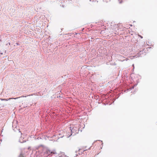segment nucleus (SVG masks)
I'll return each mask as SVG.
<instances>
[{
	"label": "nucleus",
	"instance_id": "nucleus-1",
	"mask_svg": "<svg viewBox=\"0 0 157 157\" xmlns=\"http://www.w3.org/2000/svg\"><path fill=\"white\" fill-rule=\"evenodd\" d=\"M47 153L49 155L51 154V155H52L53 154H57L56 151L55 150L51 151L50 150H48L47 151Z\"/></svg>",
	"mask_w": 157,
	"mask_h": 157
},
{
	"label": "nucleus",
	"instance_id": "nucleus-2",
	"mask_svg": "<svg viewBox=\"0 0 157 157\" xmlns=\"http://www.w3.org/2000/svg\"><path fill=\"white\" fill-rule=\"evenodd\" d=\"M78 154L79 155H82V154H84L85 155H86V152H85L84 151H83L81 148L79 149L78 150Z\"/></svg>",
	"mask_w": 157,
	"mask_h": 157
},
{
	"label": "nucleus",
	"instance_id": "nucleus-3",
	"mask_svg": "<svg viewBox=\"0 0 157 157\" xmlns=\"http://www.w3.org/2000/svg\"><path fill=\"white\" fill-rule=\"evenodd\" d=\"M82 150L85 152L86 151H87L88 150L90 149V147H87V146H84L81 148Z\"/></svg>",
	"mask_w": 157,
	"mask_h": 157
},
{
	"label": "nucleus",
	"instance_id": "nucleus-4",
	"mask_svg": "<svg viewBox=\"0 0 157 157\" xmlns=\"http://www.w3.org/2000/svg\"><path fill=\"white\" fill-rule=\"evenodd\" d=\"M128 59L125 57L121 56L119 60L122 62L124 60H127Z\"/></svg>",
	"mask_w": 157,
	"mask_h": 157
},
{
	"label": "nucleus",
	"instance_id": "nucleus-5",
	"mask_svg": "<svg viewBox=\"0 0 157 157\" xmlns=\"http://www.w3.org/2000/svg\"><path fill=\"white\" fill-rule=\"evenodd\" d=\"M20 98V97H17V98H9L8 99H2V100H4V101H8L10 100V99H18V98Z\"/></svg>",
	"mask_w": 157,
	"mask_h": 157
},
{
	"label": "nucleus",
	"instance_id": "nucleus-6",
	"mask_svg": "<svg viewBox=\"0 0 157 157\" xmlns=\"http://www.w3.org/2000/svg\"><path fill=\"white\" fill-rule=\"evenodd\" d=\"M19 157H24L22 154H21L19 156Z\"/></svg>",
	"mask_w": 157,
	"mask_h": 157
},
{
	"label": "nucleus",
	"instance_id": "nucleus-7",
	"mask_svg": "<svg viewBox=\"0 0 157 157\" xmlns=\"http://www.w3.org/2000/svg\"><path fill=\"white\" fill-rule=\"evenodd\" d=\"M138 36H140L141 38H143V36H142L140 35L139 34L138 35Z\"/></svg>",
	"mask_w": 157,
	"mask_h": 157
}]
</instances>
